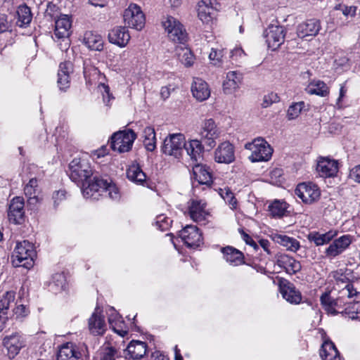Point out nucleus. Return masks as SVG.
Instances as JSON below:
<instances>
[{
  "mask_svg": "<svg viewBox=\"0 0 360 360\" xmlns=\"http://www.w3.org/2000/svg\"><path fill=\"white\" fill-rule=\"evenodd\" d=\"M70 179L81 187L86 198L97 200L100 195L108 196L112 200L120 198L117 187L110 179L94 176L93 170L89 162L84 158H75L69 164Z\"/></svg>",
  "mask_w": 360,
  "mask_h": 360,
  "instance_id": "1",
  "label": "nucleus"
},
{
  "mask_svg": "<svg viewBox=\"0 0 360 360\" xmlns=\"http://www.w3.org/2000/svg\"><path fill=\"white\" fill-rule=\"evenodd\" d=\"M35 255L36 253L32 243L27 240L18 242L13 252V262L17 266L30 269L34 264Z\"/></svg>",
  "mask_w": 360,
  "mask_h": 360,
  "instance_id": "2",
  "label": "nucleus"
},
{
  "mask_svg": "<svg viewBox=\"0 0 360 360\" xmlns=\"http://www.w3.org/2000/svg\"><path fill=\"white\" fill-rule=\"evenodd\" d=\"M245 148L252 152L249 159L252 162L268 161L273 153L270 145L262 138H257L245 143Z\"/></svg>",
  "mask_w": 360,
  "mask_h": 360,
  "instance_id": "3",
  "label": "nucleus"
},
{
  "mask_svg": "<svg viewBox=\"0 0 360 360\" xmlns=\"http://www.w3.org/2000/svg\"><path fill=\"white\" fill-rule=\"evenodd\" d=\"M162 25L168 37L173 41L184 44L186 41L187 32L176 18L167 15L163 18Z\"/></svg>",
  "mask_w": 360,
  "mask_h": 360,
  "instance_id": "4",
  "label": "nucleus"
},
{
  "mask_svg": "<svg viewBox=\"0 0 360 360\" xmlns=\"http://www.w3.org/2000/svg\"><path fill=\"white\" fill-rule=\"evenodd\" d=\"M136 138V134L131 129L116 132L111 137L110 147L119 153L128 152Z\"/></svg>",
  "mask_w": 360,
  "mask_h": 360,
  "instance_id": "5",
  "label": "nucleus"
},
{
  "mask_svg": "<svg viewBox=\"0 0 360 360\" xmlns=\"http://www.w3.org/2000/svg\"><path fill=\"white\" fill-rule=\"evenodd\" d=\"M125 25L129 27L141 30L146 22L145 15L141 7L136 4H130L123 13Z\"/></svg>",
  "mask_w": 360,
  "mask_h": 360,
  "instance_id": "6",
  "label": "nucleus"
},
{
  "mask_svg": "<svg viewBox=\"0 0 360 360\" xmlns=\"http://www.w3.org/2000/svg\"><path fill=\"white\" fill-rule=\"evenodd\" d=\"M295 193L305 204H312L319 200L321 196V191L318 186L311 182L299 184Z\"/></svg>",
  "mask_w": 360,
  "mask_h": 360,
  "instance_id": "7",
  "label": "nucleus"
},
{
  "mask_svg": "<svg viewBox=\"0 0 360 360\" xmlns=\"http://www.w3.org/2000/svg\"><path fill=\"white\" fill-rule=\"evenodd\" d=\"M184 138L182 134H170L164 140L161 149L162 153L179 158L183 151Z\"/></svg>",
  "mask_w": 360,
  "mask_h": 360,
  "instance_id": "8",
  "label": "nucleus"
},
{
  "mask_svg": "<svg viewBox=\"0 0 360 360\" xmlns=\"http://www.w3.org/2000/svg\"><path fill=\"white\" fill-rule=\"evenodd\" d=\"M220 131L212 119L205 120L199 131L201 140L206 146L212 148L216 145V139L219 138Z\"/></svg>",
  "mask_w": 360,
  "mask_h": 360,
  "instance_id": "9",
  "label": "nucleus"
},
{
  "mask_svg": "<svg viewBox=\"0 0 360 360\" xmlns=\"http://www.w3.org/2000/svg\"><path fill=\"white\" fill-rule=\"evenodd\" d=\"M352 242V237L350 235H343L338 238L333 239V242L326 248L325 257L328 259H333L344 252Z\"/></svg>",
  "mask_w": 360,
  "mask_h": 360,
  "instance_id": "10",
  "label": "nucleus"
},
{
  "mask_svg": "<svg viewBox=\"0 0 360 360\" xmlns=\"http://www.w3.org/2000/svg\"><path fill=\"white\" fill-rule=\"evenodd\" d=\"M285 28L278 25H270L265 31V38L268 47L272 50L278 49L285 39Z\"/></svg>",
  "mask_w": 360,
  "mask_h": 360,
  "instance_id": "11",
  "label": "nucleus"
},
{
  "mask_svg": "<svg viewBox=\"0 0 360 360\" xmlns=\"http://www.w3.org/2000/svg\"><path fill=\"white\" fill-rule=\"evenodd\" d=\"M179 236L188 248H196L202 243V233L196 226H186L179 232Z\"/></svg>",
  "mask_w": 360,
  "mask_h": 360,
  "instance_id": "12",
  "label": "nucleus"
},
{
  "mask_svg": "<svg viewBox=\"0 0 360 360\" xmlns=\"http://www.w3.org/2000/svg\"><path fill=\"white\" fill-rule=\"evenodd\" d=\"M206 202L202 200L192 199L188 202V213L191 219L198 223H204L209 213L207 212Z\"/></svg>",
  "mask_w": 360,
  "mask_h": 360,
  "instance_id": "13",
  "label": "nucleus"
},
{
  "mask_svg": "<svg viewBox=\"0 0 360 360\" xmlns=\"http://www.w3.org/2000/svg\"><path fill=\"white\" fill-rule=\"evenodd\" d=\"M3 345L7 350L10 359H13L25 346V341L18 333L6 336L3 340Z\"/></svg>",
  "mask_w": 360,
  "mask_h": 360,
  "instance_id": "14",
  "label": "nucleus"
},
{
  "mask_svg": "<svg viewBox=\"0 0 360 360\" xmlns=\"http://www.w3.org/2000/svg\"><path fill=\"white\" fill-rule=\"evenodd\" d=\"M24 200L21 197H15L9 204L8 217L11 222L13 224H21L25 216Z\"/></svg>",
  "mask_w": 360,
  "mask_h": 360,
  "instance_id": "15",
  "label": "nucleus"
},
{
  "mask_svg": "<svg viewBox=\"0 0 360 360\" xmlns=\"http://www.w3.org/2000/svg\"><path fill=\"white\" fill-rule=\"evenodd\" d=\"M338 161L330 158H320L317 162L316 171L320 176L327 178L337 174L339 168Z\"/></svg>",
  "mask_w": 360,
  "mask_h": 360,
  "instance_id": "16",
  "label": "nucleus"
},
{
  "mask_svg": "<svg viewBox=\"0 0 360 360\" xmlns=\"http://www.w3.org/2000/svg\"><path fill=\"white\" fill-rule=\"evenodd\" d=\"M214 160L218 163L229 164L235 160L234 146L229 141L221 143L214 151Z\"/></svg>",
  "mask_w": 360,
  "mask_h": 360,
  "instance_id": "17",
  "label": "nucleus"
},
{
  "mask_svg": "<svg viewBox=\"0 0 360 360\" xmlns=\"http://www.w3.org/2000/svg\"><path fill=\"white\" fill-rule=\"evenodd\" d=\"M279 289L283 297L291 304H299L302 300V295L295 285L289 281L281 279L279 281Z\"/></svg>",
  "mask_w": 360,
  "mask_h": 360,
  "instance_id": "18",
  "label": "nucleus"
},
{
  "mask_svg": "<svg viewBox=\"0 0 360 360\" xmlns=\"http://www.w3.org/2000/svg\"><path fill=\"white\" fill-rule=\"evenodd\" d=\"M321 27V22L319 20L309 19L298 25L297 34L300 38L315 37L319 32Z\"/></svg>",
  "mask_w": 360,
  "mask_h": 360,
  "instance_id": "19",
  "label": "nucleus"
},
{
  "mask_svg": "<svg viewBox=\"0 0 360 360\" xmlns=\"http://www.w3.org/2000/svg\"><path fill=\"white\" fill-rule=\"evenodd\" d=\"M321 302L323 309L329 314L335 315L338 314H344V309L342 299L333 298L328 293H324L321 297Z\"/></svg>",
  "mask_w": 360,
  "mask_h": 360,
  "instance_id": "20",
  "label": "nucleus"
},
{
  "mask_svg": "<svg viewBox=\"0 0 360 360\" xmlns=\"http://www.w3.org/2000/svg\"><path fill=\"white\" fill-rule=\"evenodd\" d=\"M88 326L90 333L94 335H101L106 330L104 316L97 309L89 319Z\"/></svg>",
  "mask_w": 360,
  "mask_h": 360,
  "instance_id": "21",
  "label": "nucleus"
},
{
  "mask_svg": "<svg viewBox=\"0 0 360 360\" xmlns=\"http://www.w3.org/2000/svg\"><path fill=\"white\" fill-rule=\"evenodd\" d=\"M109 41L120 47H124L130 39V35L125 27H115L108 33Z\"/></svg>",
  "mask_w": 360,
  "mask_h": 360,
  "instance_id": "22",
  "label": "nucleus"
},
{
  "mask_svg": "<svg viewBox=\"0 0 360 360\" xmlns=\"http://www.w3.org/2000/svg\"><path fill=\"white\" fill-rule=\"evenodd\" d=\"M243 81V75L238 71H229L223 82V91L226 94L234 93Z\"/></svg>",
  "mask_w": 360,
  "mask_h": 360,
  "instance_id": "23",
  "label": "nucleus"
},
{
  "mask_svg": "<svg viewBox=\"0 0 360 360\" xmlns=\"http://www.w3.org/2000/svg\"><path fill=\"white\" fill-rule=\"evenodd\" d=\"M193 178L199 185L210 186L212 182V174L206 165L197 164L193 167Z\"/></svg>",
  "mask_w": 360,
  "mask_h": 360,
  "instance_id": "24",
  "label": "nucleus"
},
{
  "mask_svg": "<svg viewBox=\"0 0 360 360\" xmlns=\"http://www.w3.org/2000/svg\"><path fill=\"white\" fill-rule=\"evenodd\" d=\"M276 264L281 268L285 269L289 274H295L301 270L300 262L288 255H281L278 257Z\"/></svg>",
  "mask_w": 360,
  "mask_h": 360,
  "instance_id": "25",
  "label": "nucleus"
},
{
  "mask_svg": "<svg viewBox=\"0 0 360 360\" xmlns=\"http://www.w3.org/2000/svg\"><path fill=\"white\" fill-rule=\"evenodd\" d=\"M183 149H185L187 155L195 162H197L202 157L204 152L202 141L198 139H190L188 141L184 139Z\"/></svg>",
  "mask_w": 360,
  "mask_h": 360,
  "instance_id": "26",
  "label": "nucleus"
},
{
  "mask_svg": "<svg viewBox=\"0 0 360 360\" xmlns=\"http://www.w3.org/2000/svg\"><path fill=\"white\" fill-rule=\"evenodd\" d=\"M193 96L199 101L207 100L210 96L208 84L202 79L195 78L191 86Z\"/></svg>",
  "mask_w": 360,
  "mask_h": 360,
  "instance_id": "27",
  "label": "nucleus"
},
{
  "mask_svg": "<svg viewBox=\"0 0 360 360\" xmlns=\"http://www.w3.org/2000/svg\"><path fill=\"white\" fill-rule=\"evenodd\" d=\"M147 350V345L144 342L139 340H132L126 349V357L132 359H139L143 358Z\"/></svg>",
  "mask_w": 360,
  "mask_h": 360,
  "instance_id": "28",
  "label": "nucleus"
},
{
  "mask_svg": "<svg viewBox=\"0 0 360 360\" xmlns=\"http://www.w3.org/2000/svg\"><path fill=\"white\" fill-rule=\"evenodd\" d=\"M214 9L211 0H200L198 4V15L204 23H209L214 18Z\"/></svg>",
  "mask_w": 360,
  "mask_h": 360,
  "instance_id": "29",
  "label": "nucleus"
},
{
  "mask_svg": "<svg viewBox=\"0 0 360 360\" xmlns=\"http://www.w3.org/2000/svg\"><path fill=\"white\" fill-rule=\"evenodd\" d=\"M81 354L77 345L72 342L64 344L60 348L57 360H78Z\"/></svg>",
  "mask_w": 360,
  "mask_h": 360,
  "instance_id": "30",
  "label": "nucleus"
},
{
  "mask_svg": "<svg viewBox=\"0 0 360 360\" xmlns=\"http://www.w3.org/2000/svg\"><path fill=\"white\" fill-rule=\"evenodd\" d=\"M338 231L333 229L323 233L312 231L309 233L307 238L310 242H314L316 246H320L329 243L338 236Z\"/></svg>",
  "mask_w": 360,
  "mask_h": 360,
  "instance_id": "31",
  "label": "nucleus"
},
{
  "mask_svg": "<svg viewBox=\"0 0 360 360\" xmlns=\"http://www.w3.org/2000/svg\"><path fill=\"white\" fill-rule=\"evenodd\" d=\"M72 22L68 15H60L55 19V34L58 38H63L69 34Z\"/></svg>",
  "mask_w": 360,
  "mask_h": 360,
  "instance_id": "32",
  "label": "nucleus"
},
{
  "mask_svg": "<svg viewBox=\"0 0 360 360\" xmlns=\"http://www.w3.org/2000/svg\"><path fill=\"white\" fill-rule=\"evenodd\" d=\"M224 255V259L233 266H238L244 263V257L243 253L238 250L227 246L221 249Z\"/></svg>",
  "mask_w": 360,
  "mask_h": 360,
  "instance_id": "33",
  "label": "nucleus"
},
{
  "mask_svg": "<svg viewBox=\"0 0 360 360\" xmlns=\"http://www.w3.org/2000/svg\"><path fill=\"white\" fill-rule=\"evenodd\" d=\"M273 240L278 244L283 246L287 250L295 252L300 248V242L295 238L283 234H274Z\"/></svg>",
  "mask_w": 360,
  "mask_h": 360,
  "instance_id": "34",
  "label": "nucleus"
},
{
  "mask_svg": "<svg viewBox=\"0 0 360 360\" xmlns=\"http://www.w3.org/2000/svg\"><path fill=\"white\" fill-rule=\"evenodd\" d=\"M320 356L322 360H340V353L330 340H326L322 344Z\"/></svg>",
  "mask_w": 360,
  "mask_h": 360,
  "instance_id": "35",
  "label": "nucleus"
},
{
  "mask_svg": "<svg viewBox=\"0 0 360 360\" xmlns=\"http://www.w3.org/2000/svg\"><path fill=\"white\" fill-rule=\"evenodd\" d=\"M24 192L27 198V202L30 205H35L39 200L38 197L37 180L31 179L24 188Z\"/></svg>",
  "mask_w": 360,
  "mask_h": 360,
  "instance_id": "36",
  "label": "nucleus"
},
{
  "mask_svg": "<svg viewBox=\"0 0 360 360\" xmlns=\"http://www.w3.org/2000/svg\"><path fill=\"white\" fill-rule=\"evenodd\" d=\"M127 176L137 184H143L146 180V175L139 165H131L127 170Z\"/></svg>",
  "mask_w": 360,
  "mask_h": 360,
  "instance_id": "37",
  "label": "nucleus"
},
{
  "mask_svg": "<svg viewBox=\"0 0 360 360\" xmlns=\"http://www.w3.org/2000/svg\"><path fill=\"white\" fill-rule=\"evenodd\" d=\"M306 91L309 94H316L320 96H326L329 94V89L322 81L311 82L306 88Z\"/></svg>",
  "mask_w": 360,
  "mask_h": 360,
  "instance_id": "38",
  "label": "nucleus"
},
{
  "mask_svg": "<svg viewBox=\"0 0 360 360\" xmlns=\"http://www.w3.org/2000/svg\"><path fill=\"white\" fill-rule=\"evenodd\" d=\"M18 20L16 24L19 27H24L29 25L32 19V15L30 8L26 6H20L17 11Z\"/></svg>",
  "mask_w": 360,
  "mask_h": 360,
  "instance_id": "39",
  "label": "nucleus"
},
{
  "mask_svg": "<svg viewBox=\"0 0 360 360\" xmlns=\"http://www.w3.org/2000/svg\"><path fill=\"white\" fill-rule=\"evenodd\" d=\"M143 144L148 151H153L156 148V137L154 128L146 127L143 131Z\"/></svg>",
  "mask_w": 360,
  "mask_h": 360,
  "instance_id": "40",
  "label": "nucleus"
},
{
  "mask_svg": "<svg viewBox=\"0 0 360 360\" xmlns=\"http://www.w3.org/2000/svg\"><path fill=\"white\" fill-rule=\"evenodd\" d=\"M86 45L89 49L94 51H101L103 48V40L101 35L91 32L86 33L84 37Z\"/></svg>",
  "mask_w": 360,
  "mask_h": 360,
  "instance_id": "41",
  "label": "nucleus"
},
{
  "mask_svg": "<svg viewBox=\"0 0 360 360\" xmlns=\"http://www.w3.org/2000/svg\"><path fill=\"white\" fill-rule=\"evenodd\" d=\"M120 357L119 352L108 344L104 345L98 351L99 360H117Z\"/></svg>",
  "mask_w": 360,
  "mask_h": 360,
  "instance_id": "42",
  "label": "nucleus"
},
{
  "mask_svg": "<svg viewBox=\"0 0 360 360\" xmlns=\"http://www.w3.org/2000/svg\"><path fill=\"white\" fill-rule=\"evenodd\" d=\"M287 203L284 201L276 200L269 206V211L274 217H282L287 212Z\"/></svg>",
  "mask_w": 360,
  "mask_h": 360,
  "instance_id": "43",
  "label": "nucleus"
},
{
  "mask_svg": "<svg viewBox=\"0 0 360 360\" xmlns=\"http://www.w3.org/2000/svg\"><path fill=\"white\" fill-rule=\"evenodd\" d=\"M15 292L7 291L0 299V311L1 313L8 315V311L11 304L15 301Z\"/></svg>",
  "mask_w": 360,
  "mask_h": 360,
  "instance_id": "44",
  "label": "nucleus"
},
{
  "mask_svg": "<svg viewBox=\"0 0 360 360\" xmlns=\"http://www.w3.org/2000/svg\"><path fill=\"white\" fill-rule=\"evenodd\" d=\"M344 311V314L350 319H360V302H354L347 304Z\"/></svg>",
  "mask_w": 360,
  "mask_h": 360,
  "instance_id": "45",
  "label": "nucleus"
},
{
  "mask_svg": "<svg viewBox=\"0 0 360 360\" xmlns=\"http://www.w3.org/2000/svg\"><path fill=\"white\" fill-rule=\"evenodd\" d=\"M219 194L228 203L230 207L233 210L237 206V200L236 199L233 192L228 187L219 188Z\"/></svg>",
  "mask_w": 360,
  "mask_h": 360,
  "instance_id": "46",
  "label": "nucleus"
},
{
  "mask_svg": "<svg viewBox=\"0 0 360 360\" xmlns=\"http://www.w3.org/2000/svg\"><path fill=\"white\" fill-rule=\"evenodd\" d=\"M172 220L165 214H159L155 218V224L160 231H167L171 226Z\"/></svg>",
  "mask_w": 360,
  "mask_h": 360,
  "instance_id": "47",
  "label": "nucleus"
},
{
  "mask_svg": "<svg viewBox=\"0 0 360 360\" xmlns=\"http://www.w3.org/2000/svg\"><path fill=\"white\" fill-rule=\"evenodd\" d=\"M304 108V102H298L290 105L288 110L287 116L289 120L297 118Z\"/></svg>",
  "mask_w": 360,
  "mask_h": 360,
  "instance_id": "48",
  "label": "nucleus"
},
{
  "mask_svg": "<svg viewBox=\"0 0 360 360\" xmlns=\"http://www.w3.org/2000/svg\"><path fill=\"white\" fill-rule=\"evenodd\" d=\"M224 53L222 49L212 48L209 58L214 65H220L222 62Z\"/></svg>",
  "mask_w": 360,
  "mask_h": 360,
  "instance_id": "49",
  "label": "nucleus"
},
{
  "mask_svg": "<svg viewBox=\"0 0 360 360\" xmlns=\"http://www.w3.org/2000/svg\"><path fill=\"white\" fill-rule=\"evenodd\" d=\"M179 59L181 62L186 66H191L194 61L193 55L188 49H182V53H179Z\"/></svg>",
  "mask_w": 360,
  "mask_h": 360,
  "instance_id": "50",
  "label": "nucleus"
},
{
  "mask_svg": "<svg viewBox=\"0 0 360 360\" xmlns=\"http://www.w3.org/2000/svg\"><path fill=\"white\" fill-rule=\"evenodd\" d=\"M57 84L60 91H65L70 87V76L65 74H58Z\"/></svg>",
  "mask_w": 360,
  "mask_h": 360,
  "instance_id": "51",
  "label": "nucleus"
},
{
  "mask_svg": "<svg viewBox=\"0 0 360 360\" xmlns=\"http://www.w3.org/2000/svg\"><path fill=\"white\" fill-rule=\"evenodd\" d=\"M110 327L113 330L115 333L121 337H124L128 333L127 327L123 320L119 321Z\"/></svg>",
  "mask_w": 360,
  "mask_h": 360,
  "instance_id": "52",
  "label": "nucleus"
},
{
  "mask_svg": "<svg viewBox=\"0 0 360 360\" xmlns=\"http://www.w3.org/2000/svg\"><path fill=\"white\" fill-rule=\"evenodd\" d=\"M335 10H341L342 14L346 17H354L356 13L357 7L354 6H347L338 4L335 7Z\"/></svg>",
  "mask_w": 360,
  "mask_h": 360,
  "instance_id": "53",
  "label": "nucleus"
},
{
  "mask_svg": "<svg viewBox=\"0 0 360 360\" xmlns=\"http://www.w3.org/2000/svg\"><path fill=\"white\" fill-rule=\"evenodd\" d=\"M58 13V7L52 2H49L46 6L45 11V16L50 17L51 18H57Z\"/></svg>",
  "mask_w": 360,
  "mask_h": 360,
  "instance_id": "54",
  "label": "nucleus"
},
{
  "mask_svg": "<svg viewBox=\"0 0 360 360\" xmlns=\"http://www.w3.org/2000/svg\"><path fill=\"white\" fill-rule=\"evenodd\" d=\"M72 72L73 65L70 61H65L60 63L58 74H65L70 76V74Z\"/></svg>",
  "mask_w": 360,
  "mask_h": 360,
  "instance_id": "55",
  "label": "nucleus"
},
{
  "mask_svg": "<svg viewBox=\"0 0 360 360\" xmlns=\"http://www.w3.org/2000/svg\"><path fill=\"white\" fill-rule=\"evenodd\" d=\"M107 313L108 314V323L110 326L118 322L119 321L122 320V317L113 307H110Z\"/></svg>",
  "mask_w": 360,
  "mask_h": 360,
  "instance_id": "56",
  "label": "nucleus"
},
{
  "mask_svg": "<svg viewBox=\"0 0 360 360\" xmlns=\"http://www.w3.org/2000/svg\"><path fill=\"white\" fill-rule=\"evenodd\" d=\"M342 293L349 298L356 297L359 295V292L354 288L353 284L350 283H348L342 289Z\"/></svg>",
  "mask_w": 360,
  "mask_h": 360,
  "instance_id": "57",
  "label": "nucleus"
},
{
  "mask_svg": "<svg viewBox=\"0 0 360 360\" xmlns=\"http://www.w3.org/2000/svg\"><path fill=\"white\" fill-rule=\"evenodd\" d=\"M16 318H22L28 315L29 309L24 304L17 306L13 310Z\"/></svg>",
  "mask_w": 360,
  "mask_h": 360,
  "instance_id": "58",
  "label": "nucleus"
},
{
  "mask_svg": "<svg viewBox=\"0 0 360 360\" xmlns=\"http://www.w3.org/2000/svg\"><path fill=\"white\" fill-rule=\"evenodd\" d=\"M244 56L245 52L241 48H235L230 52V57L235 61H238Z\"/></svg>",
  "mask_w": 360,
  "mask_h": 360,
  "instance_id": "59",
  "label": "nucleus"
},
{
  "mask_svg": "<svg viewBox=\"0 0 360 360\" xmlns=\"http://www.w3.org/2000/svg\"><path fill=\"white\" fill-rule=\"evenodd\" d=\"M9 28V23L7 16L5 14H0V33L6 32Z\"/></svg>",
  "mask_w": 360,
  "mask_h": 360,
  "instance_id": "60",
  "label": "nucleus"
},
{
  "mask_svg": "<svg viewBox=\"0 0 360 360\" xmlns=\"http://www.w3.org/2000/svg\"><path fill=\"white\" fill-rule=\"evenodd\" d=\"M66 192L64 190L56 191L53 195V199L55 204H58L60 201L65 198Z\"/></svg>",
  "mask_w": 360,
  "mask_h": 360,
  "instance_id": "61",
  "label": "nucleus"
},
{
  "mask_svg": "<svg viewBox=\"0 0 360 360\" xmlns=\"http://www.w3.org/2000/svg\"><path fill=\"white\" fill-rule=\"evenodd\" d=\"M53 278L55 285L63 289L65 281L64 275L61 274H57L53 276Z\"/></svg>",
  "mask_w": 360,
  "mask_h": 360,
  "instance_id": "62",
  "label": "nucleus"
},
{
  "mask_svg": "<svg viewBox=\"0 0 360 360\" xmlns=\"http://www.w3.org/2000/svg\"><path fill=\"white\" fill-rule=\"evenodd\" d=\"M350 176L356 181L360 183V165L355 166L350 172Z\"/></svg>",
  "mask_w": 360,
  "mask_h": 360,
  "instance_id": "63",
  "label": "nucleus"
},
{
  "mask_svg": "<svg viewBox=\"0 0 360 360\" xmlns=\"http://www.w3.org/2000/svg\"><path fill=\"white\" fill-rule=\"evenodd\" d=\"M152 359L153 360H169L167 356L164 355L159 351H156L154 353H153Z\"/></svg>",
  "mask_w": 360,
  "mask_h": 360,
  "instance_id": "64",
  "label": "nucleus"
}]
</instances>
